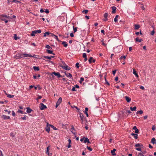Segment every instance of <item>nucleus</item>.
<instances>
[{
    "instance_id": "f704fd0d",
    "label": "nucleus",
    "mask_w": 156,
    "mask_h": 156,
    "mask_svg": "<svg viewBox=\"0 0 156 156\" xmlns=\"http://www.w3.org/2000/svg\"><path fill=\"white\" fill-rule=\"evenodd\" d=\"M46 48L51 49L52 48L48 45H46L45 47Z\"/></svg>"
},
{
    "instance_id": "7ed1b4c3",
    "label": "nucleus",
    "mask_w": 156,
    "mask_h": 156,
    "mask_svg": "<svg viewBox=\"0 0 156 156\" xmlns=\"http://www.w3.org/2000/svg\"><path fill=\"white\" fill-rule=\"evenodd\" d=\"M23 54L18 53L15 56L14 58H16V59H19L21 58H23Z\"/></svg>"
},
{
    "instance_id": "bb28decb",
    "label": "nucleus",
    "mask_w": 156,
    "mask_h": 156,
    "mask_svg": "<svg viewBox=\"0 0 156 156\" xmlns=\"http://www.w3.org/2000/svg\"><path fill=\"white\" fill-rule=\"evenodd\" d=\"M49 126H51V127H52V128H53V129L54 130H56L57 129L55 127H54L53 125H52L51 124H50L49 125Z\"/></svg>"
},
{
    "instance_id": "c85d7f7f",
    "label": "nucleus",
    "mask_w": 156,
    "mask_h": 156,
    "mask_svg": "<svg viewBox=\"0 0 156 156\" xmlns=\"http://www.w3.org/2000/svg\"><path fill=\"white\" fill-rule=\"evenodd\" d=\"M88 11L87 10H83L82 12V13H84L85 14H86L88 12Z\"/></svg>"
},
{
    "instance_id": "ddd939ff",
    "label": "nucleus",
    "mask_w": 156,
    "mask_h": 156,
    "mask_svg": "<svg viewBox=\"0 0 156 156\" xmlns=\"http://www.w3.org/2000/svg\"><path fill=\"white\" fill-rule=\"evenodd\" d=\"M116 151L115 149H114L113 150L111 151V153L113 156H115L116 155V154L115 153V151Z\"/></svg>"
},
{
    "instance_id": "0e129e2a",
    "label": "nucleus",
    "mask_w": 156,
    "mask_h": 156,
    "mask_svg": "<svg viewBox=\"0 0 156 156\" xmlns=\"http://www.w3.org/2000/svg\"><path fill=\"white\" fill-rule=\"evenodd\" d=\"M133 129H134V130H136V129H137V128H136V126H134L133 128Z\"/></svg>"
},
{
    "instance_id": "774afa93",
    "label": "nucleus",
    "mask_w": 156,
    "mask_h": 156,
    "mask_svg": "<svg viewBox=\"0 0 156 156\" xmlns=\"http://www.w3.org/2000/svg\"><path fill=\"white\" fill-rule=\"evenodd\" d=\"M70 36L72 37H73L74 36L73 34V33H70Z\"/></svg>"
},
{
    "instance_id": "13d9d810",
    "label": "nucleus",
    "mask_w": 156,
    "mask_h": 156,
    "mask_svg": "<svg viewBox=\"0 0 156 156\" xmlns=\"http://www.w3.org/2000/svg\"><path fill=\"white\" fill-rule=\"evenodd\" d=\"M18 112H19V113H20L21 114H23V111H21V110H19L18 111Z\"/></svg>"
},
{
    "instance_id": "49530a36",
    "label": "nucleus",
    "mask_w": 156,
    "mask_h": 156,
    "mask_svg": "<svg viewBox=\"0 0 156 156\" xmlns=\"http://www.w3.org/2000/svg\"><path fill=\"white\" fill-rule=\"evenodd\" d=\"M140 144H137L135 145V146L136 147H140Z\"/></svg>"
},
{
    "instance_id": "a878e982",
    "label": "nucleus",
    "mask_w": 156,
    "mask_h": 156,
    "mask_svg": "<svg viewBox=\"0 0 156 156\" xmlns=\"http://www.w3.org/2000/svg\"><path fill=\"white\" fill-rule=\"evenodd\" d=\"M142 41V39H139L138 37L136 38V42L138 41L139 42H141Z\"/></svg>"
},
{
    "instance_id": "f3484780",
    "label": "nucleus",
    "mask_w": 156,
    "mask_h": 156,
    "mask_svg": "<svg viewBox=\"0 0 156 156\" xmlns=\"http://www.w3.org/2000/svg\"><path fill=\"white\" fill-rule=\"evenodd\" d=\"M88 111V108H85V113L86 114L87 117H88V114L87 113V111Z\"/></svg>"
},
{
    "instance_id": "a18cd8bd",
    "label": "nucleus",
    "mask_w": 156,
    "mask_h": 156,
    "mask_svg": "<svg viewBox=\"0 0 156 156\" xmlns=\"http://www.w3.org/2000/svg\"><path fill=\"white\" fill-rule=\"evenodd\" d=\"M79 63L78 62H77L76 64V66L77 68H79Z\"/></svg>"
},
{
    "instance_id": "9b49d317",
    "label": "nucleus",
    "mask_w": 156,
    "mask_h": 156,
    "mask_svg": "<svg viewBox=\"0 0 156 156\" xmlns=\"http://www.w3.org/2000/svg\"><path fill=\"white\" fill-rule=\"evenodd\" d=\"M112 13L113 14H114L116 12V8L115 6H112Z\"/></svg>"
},
{
    "instance_id": "3c124183",
    "label": "nucleus",
    "mask_w": 156,
    "mask_h": 156,
    "mask_svg": "<svg viewBox=\"0 0 156 156\" xmlns=\"http://www.w3.org/2000/svg\"><path fill=\"white\" fill-rule=\"evenodd\" d=\"M116 72V70H115L112 71V74L113 75H115V73Z\"/></svg>"
},
{
    "instance_id": "4c0bfd02",
    "label": "nucleus",
    "mask_w": 156,
    "mask_h": 156,
    "mask_svg": "<svg viewBox=\"0 0 156 156\" xmlns=\"http://www.w3.org/2000/svg\"><path fill=\"white\" fill-rule=\"evenodd\" d=\"M88 139L87 138H85L84 140V143H86L87 142V141L88 140Z\"/></svg>"
},
{
    "instance_id": "4468645a",
    "label": "nucleus",
    "mask_w": 156,
    "mask_h": 156,
    "mask_svg": "<svg viewBox=\"0 0 156 156\" xmlns=\"http://www.w3.org/2000/svg\"><path fill=\"white\" fill-rule=\"evenodd\" d=\"M151 143L154 144H156V140L154 138H153L151 140Z\"/></svg>"
},
{
    "instance_id": "603ef678",
    "label": "nucleus",
    "mask_w": 156,
    "mask_h": 156,
    "mask_svg": "<svg viewBox=\"0 0 156 156\" xmlns=\"http://www.w3.org/2000/svg\"><path fill=\"white\" fill-rule=\"evenodd\" d=\"M134 132L136 133H138L139 132V130L138 129L135 130V131H134Z\"/></svg>"
},
{
    "instance_id": "c756f323",
    "label": "nucleus",
    "mask_w": 156,
    "mask_h": 156,
    "mask_svg": "<svg viewBox=\"0 0 156 156\" xmlns=\"http://www.w3.org/2000/svg\"><path fill=\"white\" fill-rule=\"evenodd\" d=\"M143 113V111L142 110L138 111L136 113L137 114H141Z\"/></svg>"
},
{
    "instance_id": "5fc2aeb1",
    "label": "nucleus",
    "mask_w": 156,
    "mask_h": 156,
    "mask_svg": "<svg viewBox=\"0 0 156 156\" xmlns=\"http://www.w3.org/2000/svg\"><path fill=\"white\" fill-rule=\"evenodd\" d=\"M72 91H76V89H75V87H72Z\"/></svg>"
},
{
    "instance_id": "864d4df0",
    "label": "nucleus",
    "mask_w": 156,
    "mask_h": 156,
    "mask_svg": "<svg viewBox=\"0 0 156 156\" xmlns=\"http://www.w3.org/2000/svg\"><path fill=\"white\" fill-rule=\"evenodd\" d=\"M2 17H5L7 18H9V16H7V15H2Z\"/></svg>"
},
{
    "instance_id": "cd10ccee",
    "label": "nucleus",
    "mask_w": 156,
    "mask_h": 156,
    "mask_svg": "<svg viewBox=\"0 0 156 156\" xmlns=\"http://www.w3.org/2000/svg\"><path fill=\"white\" fill-rule=\"evenodd\" d=\"M108 14L107 13H104V16L105 18H107L108 16Z\"/></svg>"
},
{
    "instance_id": "69168bd1",
    "label": "nucleus",
    "mask_w": 156,
    "mask_h": 156,
    "mask_svg": "<svg viewBox=\"0 0 156 156\" xmlns=\"http://www.w3.org/2000/svg\"><path fill=\"white\" fill-rule=\"evenodd\" d=\"M10 136L12 137H14V135L13 133H11L10 134Z\"/></svg>"
},
{
    "instance_id": "aec40b11",
    "label": "nucleus",
    "mask_w": 156,
    "mask_h": 156,
    "mask_svg": "<svg viewBox=\"0 0 156 156\" xmlns=\"http://www.w3.org/2000/svg\"><path fill=\"white\" fill-rule=\"evenodd\" d=\"M33 68L35 71H39V68L38 67L34 66L33 67Z\"/></svg>"
},
{
    "instance_id": "f8f14e48",
    "label": "nucleus",
    "mask_w": 156,
    "mask_h": 156,
    "mask_svg": "<svg viewBox=\"0 0 156 156\" xmlns=\"http://www.w3.org/2000/svg\"><path fill=\"white\" fill-rule=\"evenodd\" d=\"M133 73L134 74L135 76L137 77H138L139 76L138 75L135 69H133Z\"/></svg>"
},
{
    "instance_id": "ea45409f",
    "label": "nucleus",
    "mask_w": 156,
    "mask_h": 156,
    "mask_svg": "<svg viewBox=\"0 0 156 156\" xmlns=\"http://www.w3.org/2000/svg\"><path fill=\"white\" fill-rule=\"evenodd\" d=\"M126 56H121L120 58V59H122V58H123L125 59L126 58Z\"/></svg>"
},
{
    "instance_id": "2f4dec72",
    "label": "nucleus",
    "mask_w": 156,
    "mask_h": 156,
    "mask_svg": "<svg viewBox=\"0 0 156 156\" xmlns=\"http://www.w3.org/2000/svg\"><path fill=\"white\" fill-rule=\"evenodd\" d=\"M73 30H74V32L75 33V32H76L77 30V27H75L74 26H73Z\"/></svg>"
},
{
    "instance_id": "2eb2a0df",
    "label": "nucleus",
    "mask_w": 156,
    "mask_h": 156,
    "mask_svg": "<svg viewBox=\"0 0 156 156\" xmlns=\"http://www.w3.org/2000/svg\"><path fill=\"white\" fill-rule=\"evenodd\" d=\"M46 51L48 53L51 54H52L53 55H55V54L54 53H53L52 51H51L50 50H48V49Z\"/></svg>"
},
{
    "instance_id": "1a4fd4ad",
    "label": "nucleus",
    "mask_w": 156,
    "mask_h": 156,
    "mask_svg": "<svg viewBox=\"0 0 156 156\" xmlns=\"http://www.w3.org/2000/svg\"><path fill=\"white\" fill-rule=\"evenodd\" d=\"M90 63H91L92 62L94 63L95 62V59H93V57H90L88 60Z\"/></svg>"
},
{
    "instance_id": "412c9836",
    "label": "nucleus",
    "mask_w": 156,
    "mask_h": 156,
    "mask_svg": "<svg viewBox=\"0 0 156 156\" xmlns=\"http://www.w3.org/2000/svg\"><path fill=\"white\" fill-rule=\"evenodd\" d=\"M130 109L132 111H136V106H134L133 108H132L131 107H130Z\"/></svg>"
},
{
    "instance_id": "58836bf2",
    "label": "nucleus",
    "mask_w": 156,
    "mask_h": 156,
    "mask_svg": "<svg viewBox=\"0 0 156 156\" xmlns=\"http://www.w3.org/2000/svg\"><path fill=\"white\" fill-rule=\"evenodd\" d=\"M126 101L128 102H129L131 100V98H126Z\"/></svg>"
},
{
    "instance_id": "20e7f679",
    "label": "nucleus",
    "mask_w": 156,
    "mask_h": 156,
    "mask_svg": "<svg viewBox=\"0 0 156 156\" xmlns=\"http://www.w3.org/2000/svg\"><path fill=\"white\" fill-rule=\"evenodd\" d=\"M53 74L55 75L56 76H57L58 78H59L61 76L60 73L58 72L56 73L55 72H54L52 73L51 74V75L53 76Z\"/></svg>"
},
{
    "instance_id": "338daca9",
    "label": "nucleus",
    "mask_w": 156,
    "mask_h": 156,
    "mask_svg": "<svg viewBox=\"0 0 156 156\" xmlns=\"http://www.w3.org/2000/svg\"><path fill=\"white\" fill-rule=\"evenodd\" d=\"M101 33H103L104 35H105V31L104 30H101Z\"/></svg>"
},
{
    "instance_id": "5701e85b",
    "label": "nucleus",
    "mask_w": 156,
    "mask_h": 156,
    "mask_svg": "<svg viewBox=\"0 0 156 156\" xmlns=\"http://www.w3.org/2000/svg\"><path fill=\"white\" fill-rule=\"evenodd\" d=\"M14 38L15 40H17L18 39H19V38L17 37V35L16 34H14Z\"/></svg>"
},
{
    "instance_id": "4be33fe9",
    "label": "nucleus",
    "mask_w": 156,
    "mask_h": 156,
    "mask_svg": "<svg viewBox=\"0 0 156 156\" xmlns=\"http://www.w3.org/2000/svg\"><path fill=\"white\" fill-rule=\"evenodd\" d=\"M50 33L49 32H46L44 34V37H46L47 35H50Z\"/></svg>"
},
{
    "instance_id": "6e6d98bb",
    "label": "nucleus",
    "mask_w": 156,
    "mask_h": 156,
    "mask_svg": "<svg viewBox=\"0 0 156 156\" xmlns=\"http://www.w3.org/2000/svg\"><path fill=\"white\" fill-rule=\"evenodd\" d=\"M20 119H22L23 120H25L26 119V117L25 116H24V117H21Z\"/></svg>"
},
{
    "instance_id": "e433bc0d",
    "label": "nucleus",
    "mask_w": 156,
    "mask_h": 156,
    "mask_svg": "<svg viewBox=\"0 0 156 156\" xmlns=\"http://www.w3.org/2000/svg\"><path fill=\"white\" fill-rule=\"evenodd\" d=\"M80 118L82 120L83 119L84 116L82 114H81L80 115Z\"/></svg>"
},
{
    "instance_id": "393cba45",
    "label": "nucleus",
    "mask_w": 156,
    "mask_h": 156,
    "mask_svg": "<svg viewBox=\"0 0 156 156\" xmlns=\"http://www.w3.org/2000/svg\"><path fill=\"white\" fill-rule=\"evenodd\" d=\"M119 16L118 15H117L115 17V18L114 19V21L116 22L118 20H117V18Z\"/></svg>"
},
{
    "instance_id": "e2e57ef3",
    "label": "nucleus",
    "mask_w": 156,
    "mask_h": 156,
    "mask_svg": "<svg viewBox=\"0 0 156 156\" xmlns=\"http://www.w3.org/2000/svg\"><path fill=\"white\" fill-rule=\"evenodd\" d=\"M136 135H134V137L135 139H137V138H138V137H137V136H138V135L136 134Z\"/></svg>"
},
{
    "instance_id": "6ab92c4d",
    "label": "nucleus",
    "mask_w": 156,
    "mask_h": 156,
    "mask_svg": "<svg viewBox=\"0 0 156 156\" xmlns=\"http://www.w3.org/2000/svg\"><path fill=\"white\" fill-rule=\"evenodd\" d=\"M134 26L135 27L134 28L135 30H137L140 27L139 25L138 24H135Z\"/></svg>"
},
{
    "instance_id": "dca6fc26",
    "label": "nucleus",
    "mask_w": 156,
    "mask_h": 156,
    "mask_svg": "<svg viewBox=\"0 0 156 156\" xmlns=\"http://www.w3.org/2000/svg\"><path fill=\"white\" fill-rule=\"evenodd\" d=\"M27 112L28 113H30L31 112V111H32L31 109L29 107L27 108Z\"/></svg>"
},
{
    "instance_id": "8fccbe9b",
    "label": "nucleus",
    "mask_w": 156,
    "mask_h": 156,
    "mask_svg": "<svg viewBox=\"0 0 156 156\" xmlns=\"http://www.w3.org/2000/svg\"><path fill=\"white\" fill-rule=\"evenodd\" d=\"M105 81H106V84H108V85H110V84L108 83V81H107L106 79V78L105 77Z\"/></svg>"
},
{
    "instance_id": "680f3d73",
    "label": "nucleus",
    "mask_w": 156,
    "mask_h": 156,
    "mask_svg": "<svg viewBox=\"0 0 156 156\" xmlns=\"http://www.w3.org/2000/svg\"><path fill=\"white\" fill-rule=\"evenodd\" d=\"M12 115L14 116H15V113L13 111H12Z\"/></svg>"
},
{
    "instance_id": "0eeeda50",
    "label": "nucleus",
    "mask_w": 156,
    "mask_h": 156,
    "mask_svg": "<svg viewBox=\"0 0 156 156\" xmlns=\"http://www.w3.org/2000/svg\"><path fill=\"white\" fill-rule=\"evenodd\" d=\"M62 63L63 64L64 66H61L64 69L66 70L68 68V66L66 65L65 62H62Z\"/></svg>"
},
{
    "instance_id": "4d7b16f0",
    "label": "nucleus",
    "mask_w": 156,
    "mask_h": 156,
    "mask_svg": "<svg viewBox=\"0 0 156 156\" xmlns=\"http://www.w3.org/2000/svg\"><path fill=\"white\" fill-rule=\"evenodd\" d=\"M4 111H5V112H7L8 113V114H9L11 113V111H8V110H5Z\"/></svg>"
},
{
    "instance_id": "f03ea898",
    "label": "nucleus",
    "mask_w": 156,
    "mask_h": 156,
    "mask_svg": "<svg viewBox=\"0 0 156 156\" xmlns=\"http://www.w3.org/2000/svg\"><path fill=\"white\" fill-rule=\"evenodd\" d=\"M41 32V30H36L34 31H33L32 32V33L31 34V35L32 36H35V34L37 33H40Z\"/></svg>"
},
{
    "instance_id": "bf43d9fd",
    "label": "nucleus",
    "mask_w": 156,
    "mask_h": 156,
    "mask_svg": "<svg viewBox=\"0 0 156 156\" xmlns=\"http://www.w3.org/2000/svg\"><path fill=\"white\" fill-rule=\"evenodd\" d=\"M140 89L143 90H144V87H143V86H140Z\"/></svg>"
},
{
    "instance_id": "72a5a7b5",
    "label": "nucleus",
    "mask_w": 156,
    "mask_h": 156,
    "mask_svg": "<svg viewBox=\"0 0 156 156\" xmlns=\"http://www.w3.org/2000/svg\"><path fill=\"white\" fill-rule=\"evenodd\" d=\"M12 2H18L20 3H21V2L16 0H13Z\"/></svg>"
},
{
    "instance_id": "79ce46f5",
    "label": "nucleus",
    "mask_w": 156,
    "mask_h": 156,
    "mask_svg": "<svg viewBox=\"0 0 156 156\" xmlns=\"http://www.w3.org/2000/svg\"><path fill=\"white\" fill-rule=\"evenodd\" d=\"M2 118H3L4 119H7V116L5 115H3L2 116Z\"/></svg>"
},
{
    "instance_id": "a211bd4d",
    "label": "nucleus",
    "mask_w": 156,
    "mask_h": 156,
    "mask_svg": "<svg viewBox=\"0 0 156 156\" xmlns=\"http://www.w3.org/2000/svg\"><path fill=\"white\" fill-rule=\"evenodd\" d=\"M62 44L65 47H66L67 46L68 44L66 41H63L62 42Z\"/></svg>"
},
{
    "instance_id": "de8ad7c7",
    "label": "nucleus",
    "mask_w": 156,
    "mask_h": 156,
    "mask_svg": "<svg viewBox=\"0 0 156 156\" xmlns=\"http://www.w3.org/2000/svg\"><path fill=\"white\" fill-rule=\"evenodd\" d=\"M136 149L138 151H141V149L140 148H136Z\"/></svg>"
},
{
    "instance_id": "f257e3e1",
    "label": "nucleus",
    "mask_w": 156,
    "mask_h": 156,
    "mask_svg": "<svg viewBox=\"0 0 156 156\" xmlns=\"http://www.w3.org/2000/svg\"><path fill=\"white\" fill-rule=\"evenodd\" d=\"M148 23L150 26L148 28H149V31L151 32L150 34L151 35H153L154 33L153 22L151 20H149Z\"/></svg>"
},
{
    "instance_id": "c9c22d12",
    "label": "nucleus",
    "mask_w": 156,
    "mask_h": 156,
    "mask_svg": "<svg viewBox=\"0 0 156 156\" xmlns=\"http://www.w3.org/2000/svg\"><path fill=\"white\" fill-rule=\"evenodd\" d=\"M44 58H45L46 59H51V57H49V56H44Z\"/></svg>"
},
{
    "instance_id": "7c9ffc66",
    "label": "nucleus",
    "mask_w": 156,
    "mask_h": 156,
    "mask_svg": "<svg viewBox=\"0 0 156 156\" xmlns=\"http://www.w3.org/2000/svg\"><path fill=\"white\" fill-rule=\"evenodd\" d=\"M84 79L83 77L80 78V80L79 81L80 83H82V82L83 81Z\"/></svg>"
},
{
    "instance_id": "a19ab883",
    "label": "nucleus",
    "mask_w": 156,
    "mask_h": 156,
    "mask_svg": "<svg viewBox=\"0 0 156 156\" xmlns=\"http://www.w3.org/2000/svg\"><path fill=\"white\" fill-rule=\"evenodd\" d=\"M87 148L88 150L90 151H92V149L91 147H88V146H87Z\"/></svg>"
},
{
    "instance_id": "09e8293b",
    "label": "nucleus",
    "mask_w": 156,
    "mask_h": 156,
    "mask_svg": "<svg viewBox=\"0 0 156 156\" xmlns=\"http://www.w3.org/2000/svg\"><path fill=\"white\" fill-rule=\"evenodd\" d=\"M50 147V146H48V147L47 148V152H49V147Z\"/></svg>"
},
{
    "instance_id": "b1692460",
    "label": "nucleus",
    "mask_w": 156,
    "mask_h": 156,
    "mask_svg": "<svg viewBox=\"0 0 156 156\" xmlns=\"http://www.w3.org/2000/svg\"><path fill=\"white\" fill-rule=\"evenodd\" d=\"M50 128L49 127H46V130L49 133L50 131Z\"/></svg>"
},
{
    "instance_id": "9d476101",
    "label": "nucleus",
    "mask_w": 156,
    "mask_h": 156,
    "mask_svg": "<svg viewBox=\"0 0 156 156\" xmlns=\"http://www.w3.org/2000/svg\"><path fill=\"white\" fill-rule=\"evenodd\" d=\"M65 75H66V76L67 77L69 78L70 79L73 80V77L72 76V75L70 73H68V74H66V73H65Z\"/></svg>"
},
{
    "instance_id": "052dcab7",
    "label": "nucleus",
    "mask_w": 156,
    "mask_h": 156,
    "mask_svg": "<svg viewBox=\"0 0 156 156\" xmlns=\"http://www.w3.org/2000/svg\"><path fill=\"white\" fill-rule=\"evenodd\" d=\"M55 38L58 41H59L57 36L55 35Z\"/></svg>"
},
{
    "instance_id": "6e6552de",
    "label": "nucleus",
    "mask_w": 156,
    "mask_h": 156,
    "mask_svg": "<svg viewBox=\"0 0 156 156\" xmlns=\"http://www.w3.org/2000/svg\"><path fill=\"white\" fill-rule=\"evenodd\" d=\"M23 57H34L35 56H36V55H34V56H32L31 55H29L27 54H23Z\"/></svg>"
},
{
    "instance_id": "39448f33",
    "label": "nucleus",
    "mask_w": 156,
    "mask_h": 156,
    "mask_svg": "<svg viewBox=\"0 0 156 156\" xmlns=\"http://www.w3.org/2000/svg\"><path fill=\"white\" fill-rule=\"evenodd\" d=\"M62 101V98H59L58 99V101H57L55 107L56 108H57L58 106L59 105V104L61 103V102Z\"/></svg>"
},
{
    "instance_id": "423d86ee",
    "label": "nucleus",
    "mask_w": 156,
    "mask_h": 156,
    "mask_svg": "<svg viewBox=\"0 0 156 156\" xmlns=\"http://www.w3.org/2000/svg\"><path fill=\"white\" fill-rule=\"evenodd\" d=\"M40 105V109L41 110H44L47 108L46 106L44 105L42 103H41Z\"/></svg>"
},
{
    "instance_id": "c03bdc74",
    "label": "nucleus",
    "mask_w": 156,
    "mask_h": 156,
    "mask_svg": "<svg viewBox=\"0 0 156 156\" xmlns=\"http://www.w3.org/2000/svg\"><path fill=\"white\" fill-rule=\"evenodd\" d=\"M83 58H85L86 57H87V55L85 53H84L83 54Z\"/></svg>"
},
{
    "instance_id": "37998d69",
    "label": "nucleus",
    "mask_w": 156,
    "mask_h": 156,
    "mask_svg": "<svg viewBox=\"0 0 156 156\" xmlns=\"http://www.w3.org/2000/svg\"><path fill=\"white\" fill-rule=\"evenodd\" d=\"M155 125H153L151 128L153 130H154L155 129Z\"/></svg>"
},
{
    "instance_id": "473e14b6",
    "label": "nucleus",
    "mask_w": 156,
    "mask_h": 156,
    "mask_svg": "<svg viewBox=\"0 0 156 156\" xmlns=\"http://www.w3.org/2000/svg\"><path fill=\"white\" fill-rule=\"evenodd\" d=\"M5 94H6L7 95V97H8V98H13L14 96V95H12V96L10 94H7L6 93H5Z\"/></svg>"
}]
</instances>
